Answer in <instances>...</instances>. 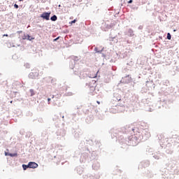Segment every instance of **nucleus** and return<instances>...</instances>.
<instances>
[{
  "label": "nucleus",
  "instance_id": "8",
  "mask_svg": "<svg viewBox=\"0 0 179 179\" xmlns=\"http://www.w3.org/2000/svg\"><path fill=\"white\" fill-rule=\"evenodd\" d=\"M167 38L168 40H171V34H170V33L167 34Z\"/></svg>",
  "mask_w": 179,
  "mask_h": 179
},
{
  "label": "nucleus",
  "instance_id": "13",
  "mask_svg": "<svg viewBox=\"0 0 179 179\" xmlns=\"http://www.w3.org/2000/svg\"><path fill=\"white\" fill-rule=\"evenodd\" d=\"M48 101H51V99H48Z\"/></svg>",
  "mask_w": 179,
  "mask_h": 179
},
{
  "label": "nucleus",
  "instance_id": "7",
  "mask_svg": "<svg viewBox=\"0 0 179 179\" xmlns=\"http://www.w3.org/2000/svg\"><path fill=\"white\" fill-rule=\"evenodd\" d=\"M29 92L31 93V96H34V94H36V93H34V90H30Z\"/></svg>",
  "mask_w": 179,
  "mask_h": 179
},
{
  "label": "nucleus",
  "instance_id": "14",
  "mask_svg": "<svg viewBox=\"0 0 179 179\" xmlns=\"http://www.w3.org/2000/svg\"><path fill=\"white\" fill-rule=\"evenodd\" d=\"M3 36L8 37V34H4Z\"/></svg>",
  "mask_w": 179,
  "mask_h": 179
},
{
  "label": "nucleus",
  "instance_id": "2",
  "mask_svg": "<svg viewBox=\"0 0 179 179\" xmlns=\"http://www.w3.org/2000/svg\"><path fill=\"white\" fill-rule=\"evenodd\" d=\"M50 15H51V13H43L41 17L45 19V20H50Z\"/></svg>",
  "mask_w": 179,
  "mask_h": 179
},
{
  "label": "nucleus",
  "instance_id": "1",
  "mask_svg": "<svg viewBox=\"0 0 179 179\" xmlns=\"http://www.w3.org/2000/svg\"><path fill=\"white\" fill-rule=\"evenodd\" d=\"M141 139V134H139L138 136H134L131 140V141L132 142V145H138Z\"/></svg>",
  "mask_w": 179,
  "mask_h": 179
},
{
  "label": "nucleus",
  "instance_id": "11",
  "mask_svg": "<svg viewBox=\"0 0 179 179\" xmlns=\"http://www.w3.org/2000/svg\"><path fill=\"white\" fill-rule=\"evenodd\" d=\"M27 37H28V40H31L32 39V38H30L31 36H29V35L27 36Z\"/></svg>",
  "mask_w": 179,
  "mask_h": 179
},
{
  "label": "nucleus",
  "instance_id": "16",
  "mask_svg": "<svg viewBox=\"0 0 179 179\" xmlns=\"http://www.w3.org/2000/svg\"><path fill=\"white\" fill-rule=\"evenodd\" d=\"M19 1H23V0H19Z\"/></svg>",
  "mask_w": 179,
  "mask_h": 179
},
{
  "label": "nucleus",
  "instance_id": "9",
  "mask_svg": "<svg viewBox=\"0 0 179 179\" xmlns=\"http://www.w3.org/2000/svg\"><path fill=\"white\" fill-rule=\"evenodd\" d=\"M73 23H76V20H74L70 22V24H73Z\"/></svg>",
  "mask_w": 179,
  "mask_h": 179
},
{
  "label": "nucleus",
  "instance_id": "15",
  "mask_svg": "<svg viewBox=\"0 0 179 179\" xmlns=\"http://www.w3.org/2000/svg\"><path fill=\"white\" fill-rule=\"evenodd\" d=\"M97 104H100V101H96Z\"/></svg>",
  "mask_w": 179,
  "mask_h": 179
},
{
  "label": "nucleus",
  "instance_id": "3",
  "mask_svg": "<svg viewBox=\"0 0 179 179\" xmlns=\"http://www.w3.org/2000/svg\"><path fill=\"white\" fill-rule=\"evenodd\" d=\"M28 167L29 169H37V167H38V164L36 162H29Z\"/></svg>",
  "mask_w": 179,
  "mask_h": 179
},
{
  "label": "nucleus",
  "instance_id": "12",
  "mask_svg": "<svg viewBox=\"0 0 179 179\" xmlns=\"http://www.w3.org/2000/svg\"><path fill=\"white\" fill-rule=\"evenodd\" d=\"M133 1L132 0H129V1L128 2L129 3H132Z\"/></svg>",
  "mask_w": 179,
  "mask_h": 179
},
{
  "label": "nucleus",
  "instance_id": "4",
  "mask_svg": "<svg viewBox=\"0 0 179 179\" xmlns=\"http://www.w3.org/2000/svg\"><path fill=\"white\" fill-rule=\"evenodd\" d=\"M5 155L10 156V157H16V156H17V153L12 154V153L5 152Z\"/></svg>",
  "mask_w": 179,
  "mask_h": 179
},
{
  "label": "nucleus",
  "instance_id": "5",
  "mask_svg": "<svg viewBox=\"0 0 179 179\" xmlns=\"http://www.w3.org/2000/svg\"><path fill=\"white\" fill-rule=\"evenodd\" d=\"M57 15H53L52 17H50V20L52 22H55L57 20Z\"/></svg>",
  "mask_w": 179,
  "mask_h": 179
},
{
  "label": "nucleus",
  "instance_id": "6",
  "mask_svg": "<svg viewBox=\"0 0 179 179\" xmlns=\"http://www.w3.org/2000/svg\"><path fill=\"white\" fill-rule=\"evenodd\" d=\"M22 169L23 170H27V169H29V165L22 164Z\"/></svg>",
  "mask_w": 179,
  "mask_h": 179
},
{
  "label": "nucleus",
  "instance_id": "10",
  "mask_svg": "<svg viewBox=\"0 0 179 179\" xmlns=\"http://www.w3.org/2000/svg\"><path fill=\"white\" fill-rule=\"evenodd\" d=\"M14 7L15 8V9H18L19 8V6L17 4H15Z\"/></svg>",
  "mask_w": 179,
  "mask_h": 179
}]
</instances>
